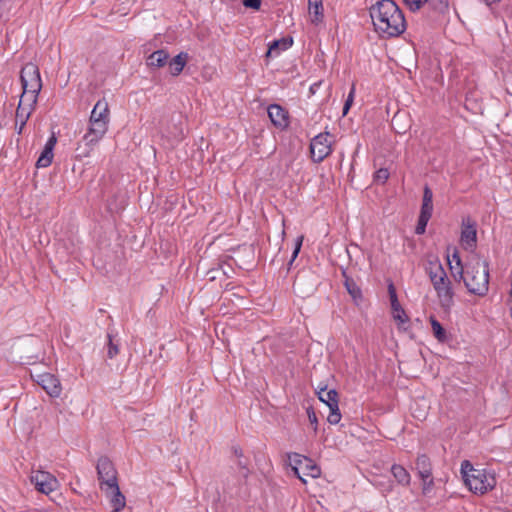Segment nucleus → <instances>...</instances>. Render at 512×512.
Wrapping results in <instances>:
<instances>
[{"label":"nucleus","mask_w":512,"mask_h":512,"mask_svg":"<svg viewBox=\"0 0 512 512\" xmlns=\"http://www.w3.org/2000/svg\"><path fill=\"white\" fill-rule=\"evenodd\" d=\"M106 497L110 501V505L113 508L114 512L121 511L126 505L125 496L121 493L119 489V485H109L108 488L102 490Z\"/></svg>","instance_id":"nucleus-17"},{"label":"nucleus","mask_w":512,"mask_h":512,"mask_svg":"<svg viewBox=\"0 0 512 512\" xmlns=\"http://www.w3.org/2000/svg\"><path fill=\"white\" fill-rule=\"evenodd\" d=\"M57 142V139L54 135H52L46 142L43 151L41 152L36 165L38 168L48 167L53 160V149Z\"/></svg>","instance_id":"nucleus-21"},{"label":"nucleus","mask_w":512,"mask_h":512,"mask_svg":"<svg viewBox=\"0 0 512 512\" xmlns=\"http://www.w3.org/2000/svg\"><path fill=\"white\" fill-rule=\"evenodd\" d=\"M188 54L185 52H181L178 55H176L174 58H172L168 63L169 65V72L173 76L179 75L182 70L184 69L187 61H188Z\"/></svg>","instance_id":"nucleus-23"},{"label":"nucleus","mask_w":512,"mask_h":512,"mask_svg":"<svg viewBox=\"0 0 512 512\" xmlns=\"http://www.w3.org/2000/svg\"><path fill=\"white\" fill-rule=\"evenodd\" d=\"M389 178V171L385 168L377 170L374 174V181L384 184Z\"/></svg>","instance_id":"nucleus-33"},{"label":"nucleus","mask_w":512,"mask_h":512,"mask_svg":"<svg viewBox=\"0 0 512 512\" xmlns=\"http://www.w3.org/2000/svg\"><path fill=\"white\" fill-rule=\"evenodd\" d=\"M449 269L451 271V275L453 276V278L456 281L463 280V278L465 276V272H464V269H463L461 261L453 263V264L450 263L449 264Z\"/></svg>","instance_id":"nucleus-29"},{"label":"nucleus","mask_w":512,"mask_h":512,"mask_svg":"<svg viewBox=\"0 0 512 512\" xmlns=\"http://www.w3.org/2000/svg\"><path fill=\"white\" fill-rule=\"evenodd\" d=\"M346 287H347L349 294L352 296V298L355 301L361 299L362 294H361V290L359 289V287H357L355 284H350L348 282H346Z\"/></svg>","instance_id":"nucleus-34"},{"label":"nucleus","mask_w":512,"mask_h":512,"mask_svg":"<svg viewBox=\"0 0 512 512\" xmlns=\"http://www.w3.org/2000/svg\"><path fill=\"white\" fill-rule=\"evenodd\" d=\"M431 216H427V215H419V219H418V223H417V226H416V234L418 235H421L425 232L426 230V226L430 220Z\"/></svg>","instance_id":"nucleus-31"},{"label":"nucleus","mask_w":512,"mask_h":512,"mask_svg":"<svg viewBox=\"0 0 512 512\" xmlns=\"http://www.w3.org/2000/svg\"><path fill=\"white\" fill-rule=\"evenodd\" d=\"M477 242L476 226L470 220L463 222L461 244L465 249H473Z\"/></svg>","instance_id":"nucleus-18"},{"label":"nucleus","mask_w":512,"mask_h":512,"mask_svg":"<svg viewBox=\"0 0 512 512\" xmlns=\"http://www.w3.org/2000/svg\"><path fill=\"white\" fill-rule=\"evenodd\" d=\"M487 5H491L493 3L499 2L500 0H483Z\"/></svg>","instance_id":"nucleus-40"},{"label":"nucleus","mask_w":512,"mask_h":512,"mask_svg":"<svg viewBox=\"0 0 512 512\" xmlns=\"http://www.w3.org/2000/svg\"><path fill=\"white\" fill-rule=\"evenodd\" d=\"M21 84L23 88L22 95L33 96L38 99L42 89V80L37 65L27 63L21 70Z\"/></svg>","instance_id":"nucleus-7"},{"label":"nucleus","mask_w":512,"mask_h":512,"mask_svg":"<svg viewBox=\"0 0 512 512\" xmlns=\"http://www.w3.org/2000/svg\"><path fill=\"white\" fill-rule=\"evenodd\" d=\"M316 392L319 400L326 404L330 410L327 421L333 425L338 424L341 420V413L337 391L335 389L328 390L326 386H318Z\"/></svg>","instance_id":"nucleus-8"},{"label":"nucleus","mask_w":512,"mask_h":512,"mask_svg":"<svg viewBox=\"0 0 512 512\" xmlns=\"http://www.w3.org/2000/svg\"><path fill=\"white\" fill-rule=\"evenodd\" d=\"M416 470L423 482V492H428L433 486L432 467L430 459L426 455L418 456Z\"/></svg>","instance_id":"nucleus-12"},{"label":"nucleus","mask_w":512,"mask_h":512,"mask_svg":"<svg viewBox=\"0 0 512 512\" xmlns=\"http://www.w3.org/2000/svg\"><path fill=\"white\" fill-rule=\"evenodd\" d=\"M268 116L271 122L278 128L284 129L289 124L288 113L280 105L272 104L268 107Z\"/></svg>","instance_id":"nucleus-19"},{"label":"nucleus","mask_w":512,"mask_h":512,"mask_svg":"<svg viewBox=\"0 0 512 512\" xmlns=\"http://www.w3.org/2000/svg\"><path fill=\"white\" fill-rule=\"evenodd\" d=\"M433 193L428 186L424 187L423 191V202L421 206V215L432 216L433 212Z\"/></svg>","instance_id":"nucleus-26"},{"label":"nucleus","mask_w":512,"mask_h":512,"mask_svg":"<svg viewBox=\"0 0 512 512\" xmlns=\"http://www.w3.org/2000/svg\"><path fill=\"white\" fill-rule=\"evenodd\" d=\"M461 472L465 485L475 494H485L496 485L495 474L484 468H475L469 461H463Z\"/></svg>","instance_id":"nucleus-3"},{"label":"nucleus","mask_w":512,"mask_h":512,"mask_svg":"<svg viewBox=\"0 0 512 512\" xmlns=\"http://www.w3.org/2000/svg\"><path fill=\"white\" fill-rule=\"evenodd\" d=\"M31 481L38 491L47 495L55 491L59 486L58 480L46 471L34 472L31 476Z\"/></svg>","instance_id":"nucleus-11"},{"label":"nucleus","mask_w":512,"mask_h":512,"mask_svg":"<svg viewBox=\"0 0 512 512\" xmlns=\"http://www.w3.org/2000/svg\"><path fill=\"white\" fill-rule=\"evenodd\" d=\"M411 11H418L423 5L430 9L443 13L448 8V0H403Z\"/></svg>","instance_id":"nucleus-16"},{"label":"nucleus","mask_w":512,"mask_h":512,"mask_svg":"<svg viewBox=\"0 0 512 512\" xmlns=\"http://www.w3.org/2000/svg\"><path fill=\"white\" fill-rule=\"evenodd\" d=\"M109 128V123L103 121H89L86 133L78 143L76 151L80 158L89 157L94 148L104 138Z\"/></svg>","instance_id":"nucleus-5"},{"label":"nucleus","mask_w":512,"mask_h":512,"mask_svg":"<svg viewBox=\"0 0 512 512\" xmlns=\"http://www.w3.org/2000/svg\"><path fill=\"white\" fill-rule=\"evenodd\" d=\"M97 472L101 490L108 488L109 485L118 484L116 469L108 458L102 457L98 460Z\"/></svg>","instance_id":"nucleus-10"},{"label":"nucleus","mask_w":512,"mask_h":512,"mask_svg":"<svg viewBox=\"0 0 512 512\" xmlns=\"http://www.w3.org/2000/svg\"><path fill=\"white\" fill-rule=\"evenodd\" d=\"M308 13L311 23L315 25L321 23L324 18L322 0H308Z\"/></svg>","instance_id":"nucleus-22"},{"label":"nucleus","mask_w":512,"mask_h":512,"mask_svg":"<svg viewBox=\"0 0 512 512\" xmlns=\"http://www.w3.org/2000/svg\"><path fill=\"white\" fill-rule=\"evenodd\" d=\"M169 54L164 50H157L147 58V65L151 68H161L167 64Z\"/></svg>","instance_id":"nucleus-24"},{"label":"nucleus","mask_w":512,"mask_h":512,"mask_svg":"<svg viewBox=\"0 0 512 512\" xmlns=\"http://www.w3.org/2000/svg\"><path fill=\"white\" fill-rule=\"evenodd\" d=\"M289 465L291 466L294 474L302 481L306 483L305 476L311 478H318L321 474L320 468L308 457L298 453H292L288 455Z\"/></svg>","instance_id":"nucleus-6"},{"label":"nucleus","mask_w":512,"mask_h":512,"mask_svg":"<svg viewBox=\"0 0 512 512\" xmlns=\"http://www.w3.org/2000/svg\"><path fill=\"white\" fill-rule=\"evenodd\" d=\"M447 261H448V265L450 263H456V262H459L461 261V258H460V255H459V252L456 248H452V251L451 249H448V252H447Z\"/></svg>","instance_id":"nucleus-35"},{"label":"nucleus","mask_w":512,"mask_h":512,"mask_svg":"<svg viewBox=\"0 0 512 512\" xmlns=\"http://www.w3.org/2000/svg\"><path fill=\"white\" fill-rule=\"evenodd\" d=\"M391 473L400 485L408 486L410 484V474L403 466L398 464L392 465Z\"/></svg>","instance_id":"nucleus-25"},{"label":"nucleus","mask_w":512,"mask_h":512,"mask_svg":"<svg viewBox=\"0 0 512 512\" xmlns=\"http://www.w3.org/2000/svg\"><path fill=\"white\" fill-rule=\"evenodd\" d=\"M375 31L383 38L397 37L406 29L404 15L392 0H381L370 8Z\"/></svg>","instance_id":"nucleus-1"},{"label":"nucleus","mask_w":512,"mask_h":512,"mask_svg":"<svg viewBox=\"0 0 512 512\" xmlns=\"http://www.w3.org/2000/svg\"><path fill=\"white\" fill-rule=\"evenodd\" d=\"M37 98L35 95L26 96L21 95L20 101L16 110V121L21 122V126H25L31 114L35 110Z\"/></svg>","instance_id":"nucleus-13"},{"label":"nucleus","mask_w":512,"mask_h":512,"mask_svg":"<svg viewBox=\"0 0 512 512\" xmlns=\"http://www.w3.org/2000/svg\"><path fill=\"white\" fill-rule=\"evenodd\" d=\"M388 290L391 300L392 317L397 322L399 328L406 329L404 325L408 322L409 318L397 299L393 284L389 285Z\"/></svg>","instance_id":"nucleus-15"},{"label":"nucleus","mask_w":512,"mask_h":512,"mask_svg":"<svg viewBox=\"0 0 512 512\" xmlns=\"http://www.w3.org/2000/svg\"><path fill=\"white\" fill-rule=\"evenodd\" d=\"M89 121H103L110 122V110L108 102L105 99H100L93 107Z\"/></svg>","instance_id":"nucleus-20"},{"label":"nucleus","mask_w":512,"mask_h":512,"mask_svg":"<svg viewBox=\"0 0 512 512\" xmlns=\"http://www.w3.org/2000/svg\"><path fill=\"white\" fill-rule=\"evenodd\" d=\"M463 282L469 293L484 296L489 290V268L486 262L476 259L466 267Z\"/></svg>","instance_id":"nucleus-4"},{"label":"nucleus","mask_w":512,"mask_h":512,"mask_svg":"<svg viewBox=\"0 0 512 512\" xmlns=\"http://www.w3.org/2000/svg\"><path fill=\"white\" fill-rule=\"evenodd\" d=\"M25 126H21V122H17L15 124V128L18 134H21L23 132Z\"/></svg>","instance_id":"nucleus-39"},{"label":"nucleus","mask_w":512,"mask_h":512,"mask_svg":"<svg viewBox=\"0 0 512 512\" xmlns=\"http://www.w3.org/2000/svg\"><path fill=\"white\" fill-rule=\"evenodd\" d=\"M36 382L47 392L51 397L57 398L62 392V387L59 379L50 373H42L37 375Z\"/></svg>","instance_id":"nucleus-14"},{"label":"nucleus","mask_w":512,"mask_h":512,"mask_svg":"<svg viewBox=\"0 0 512 512\" xmlns=\"http://www.w3.org/2000/svg\"><path fill=\"white\" fill-rule=\"evenodd\" d=\"M329 138V133H320L311 140L310 152L314 162L319 163L331 154L332 148Z\"/></svg>","instance_id":"nucleus-9"},{"label":"nucleus","mask_w":512,"mask_h":512,"mask_svg":"<svg viewBox=\"0 0 512 512\" xmlns=\"http://www.w3.org/2000/svg\"><path fill=\"white\" fill-rule=\"evenodd\" d=\"M430 323H431V328H432L434 337L440 342L446 341V339H447L446 331L442 327L440 322L438 320H436L434 317H431Z\"/></svg>","instance_id":"nucleus-28"},{"label":"nucleus","mask_w":512,"mask_h":512,"mask_svg":"<svg viewBox=\"0 0 512 512\" xmlns=\"http://www.w3.org/2000/svg\"><path fill=\"white\" fill-rule=\"evenodd\" d=\"M302 242H303V236H299L296 239L295 248H294V251H293V254H292V257H291V262L294 261L296 259V257L298 256L299 251H300L301 246H302Z\"/></svg>","instance_id":"nucleus-37"},{"label":"nucleus","mask_w":512,"mask_h":512,"mask_svg":"<svg viewBox=\"0 0 512 512\" xmlns=\"http://www.w3.org/2000/svg\"><path fill=\"white\" fill-rule=\"evenodd\" d=\"M292 39H281L273 41L268 48L267 56L277 55L279 50H286L292 45Z\"/></svg>","instance_id":"nucleus-27"},{"label":"nucleus","mask_w":512,"mask_h":512,"mask_svg":"<svg viewBox=\"0 0 512 512\" xmlns=\"http://www.w3.org/2000/svg\"><path fill=\"white\" fill-rule=\"evenodd\" d=\"M243 5L247 8L258 10L261 6V0H243Z\"/></svg>","instance_id":"nucleus-38"},{"label":"nucleus","mask_w":512,"mask_h":512,"mask_svg":"<svg viewBox=\"0 0 512 512\" xmlns=\"http://www.w3.org/2000/svg\"><path fill=\"white\" fill-rule=\"evenodd\" d=\"M441 307L449 309L453 304L454 291L445 269L438 259L430 260L426 268Z\"/></svg>","instance_id":"nucleus-2"},{"label":"nucleus","mask_w":512,"mask_h":512,"mask_svg":"<svg viewBox=\"0 0 512 512\" xmlns=\"http://www.w3.org/2000/svg\"><path fill=\"white\" fill-rule=\"evenodd\" d=\"M108 338V351L107 356L112 359L119 353L118 344L113 341L112 335L109 333L107 335Z\"/></svg>","instance_id":"nucleus-30"},{"label":"nucleus","mask_w":512,"mask_h":512,"mask_svg":"<svg viewBox=\"0 0 512 512\" xmlns=\"http://www.w3.org/2000/svg\"><path fill=\"white\" fill-rule=\"evenodd\" d=\"M307 415H308L309 422L314 426V431L316 432L317 424H318V419H317L316 413L314 412V410L312 408H308Z\"/></svg>","instance_id":"nucleus-36"},{"label":"nucleus","mask_w":512,"mask_h":512,"mask_svg":"<svg viewBox=\"0 0 512 512\" xmlns=\"http://www.w3.org/2000/svg\"><path fill=\"white\" fill-rule=\"evenodd\" d=\"M355 92H356V89H355V85L353 84L350 89V92L347 96V99L344 103L343 112H342L343 116L347 115L349 109L351 108L353 101H354Z\"/></svg>","instance_id":"nucleus-32"}]
</instances>
